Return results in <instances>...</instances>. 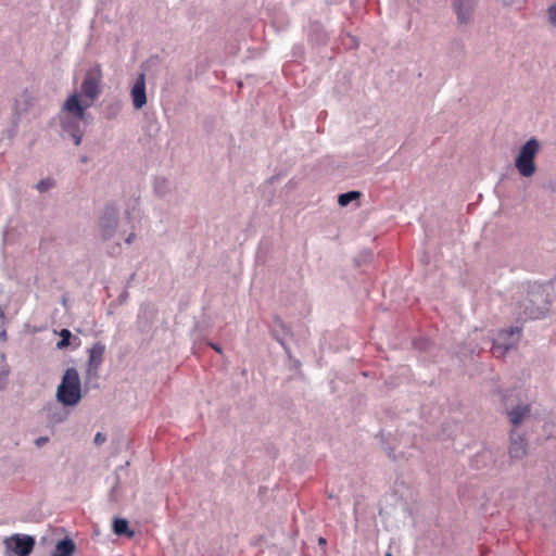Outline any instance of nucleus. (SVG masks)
<instances>
[{
	"mask_svg": "<svg viewBox=\"0 0 556 556\" xmlns=\"http://www.w3.org/2000/svg\"><path fill=\"white\" fill-rule=\"evenodd\" d=\"M89 103H81L78 93L71 94L63 105V112L67 115L61 124L64 131L71 135L75 146H79L83 139L81 123L86 121V110Z\"/></svg>",
	"mask_w": 556,
	"mask_h": 556,
	"instance_id": "f257e3e1",
	"label": "nucleus"
},
{
	"mask_svg": "<svg viewBox=\"0 0 556 556\" xmlns=\"http://www.w3.org/2000/svg\"><path fill=\"white\" fill-rule=\"evenodd\" d=\"M56 399L65 406H74L81 399L80 378L75 368H67L56 390Z\"/></svg>",
	"mask_w": 556,
	"mask_h": 556,
	"instance_id": "f03ea898",
	"label": "nucleus"
},
{
	"mask_svg": "<svg viewBox=\"0 0 556 556\" xmlns=\"http://www.w3.org/2000/svg\"><path fill=\"white\" fill-rule=\"evenodd\" d=\"M540 150V143L535 138L529 139L520 149L516 157L515 166L523 177H531L535 170V156Z\"/></svg>",
	"mask_w": 556,
	"mask_h": 556,
	"instance_id": "7ed1b4c3",
	"label": "nucleus"
},
{
	"mask_svg": "<svg viewBox=\"0 0 556 556\" xmlns=\"http://www.w3.org/2000/svg\"><path fill=\"white\" fill-rule=\"evenodd\" d=\"M521 329L519 327H510L502 330L492 346V354L496 357L503 356L519 340Z\"/></svg>",
	"mask_w": 556,
	"mask_h": 556,
	"instance_id": "20e7f679",
	"label": "nucleus"
},
{
	"mask_svg": "<svg viewBox=\"0 0 556 556\" xmlns=\"http://www.w3.org/2000/svg\"><path fill=\"white\" fill-rule=\"evenodd\" d=\"M102 77V72L100 66H94L91 68L81 84V92L83 96L88 100L89 106L93 102L96 98L100 94V81Z\"/></svg>",
	"mask_w": 556,
	"mask_h": 556,
	"instance_id": "39448f33",
	"label": "nucleus"
},
{
	"mask_svg": "<svg viewBox=\"0 0 556 556\" xmlns=\"http://www.w3.org/2000/svg\"><path fill=\"white\" fill-rule=\"evenodd\" d=\"M5 543L17 556H28L35 546V540L29 535L14 534Z\"/></svg>",
	"mask_w": 556,
	"mask_h": 556,
	"instance_id": "423d86ee",
	"label": "nucleus"
},
{
	"mask_svg": "<svg viewBox=\"0 0 556 556\" xmlns=\"http://www.w3.org/2000/svg\"><path fill=\"white\" fill-rule=\"evenodd\" d=\"M132 104L135 109L140 110L147 103V93H146V76L144 74H139L130 92Z\"/></svg>",
	"mask_w": 556,
	"mask_h": 556,
	"instance_id": "0eeeda50",
	"label": "nucleus"
},
{
	"mask_svg": "<svg viewBox=\"0 0 556 556\" xmlns=\"http://www.w3.org/2000/svg\"><path fill=\"white\" fill-rule=\"evenodd\" d=\"M117 225V210L114 207H108L100 218V228L104 239L110 238Z\"/></svg>",
	"mask_w": 556,
	"mask_h": 556,
	"instance_id": "6e6552de",
	"label": "nucleus"
},
{
	"mask_svg": "<svg viewBox=\"0 0 556 556\" xmlns=\"http://www.w3.org/2000/svg\"><path fill=\"white\" fill-rule=\"evenodd\" d=\"M105 352V346L101 342L94 343L89 350V361H88V372L93 371L94 374L99 369L102 364L103 356Z\"/></svg>",
	"mask_w": 556,
	"mask_h": 556,
	"instance_id": "1a4fd4ad",
	"label": "nucleus"
},
{
	"mask_svg": "<svg viewBox=\"0 0 556 556\" xmlns=\"http://www.w3.org/2000/svg\"><path fill=\"white\" fill-rule=\"evenodd\" d=\"M515 433H511V443L509 446V455L511 458L520 459L527 454V442L523 438L515 439Z\"/></svg>",
	"mask_w": 556,
	"mask_h": 556,
	"instance_id": "9d476101",
	"label": "nucleus"
},
{
	"mask_svg": "<svg viewBox=\"0 0 556 556\" xmlns=\"http://www.w3.org/2000/svg\"><path fill=\"white\" fill-rule=\"evenodd\" d=\"M530 406L529 405H517L514 409L508 413L509 420L514 426H519L522 420L529 416Z\"/></svg>",
	"mask_w": 556,
	"mask_h": 556,
	"instance_id": "9b49d317",
	"label": "nucleus"
},
{
	"mask_svg": "<svg viewBox=\"0 0 556 556\" xmlns=\"http://www.w3.org/2000/svg\"><path fill=\"white\" fill-rule=\"evenodd\" d=\"M454 5L458 20L465 22L473 8V0H456Z\"/></svg>",
	"mask_w": 556,
	"mask_h": 556,
	"instance_id": "f8f14e48",
	"label": "nucleus"
},
{
	"mask_svg": "<svg viewBox=\"0 0 556 556\" xmlns=\"http://www.w3.org/2000/svg\"><path fill=\"white\" fill-rule=\"evenodd\" d=\"M75 552V544L70 539L58 542L51 556H72Z\"/></svg>",
	"mask_w": 556,
	"mask_h": 556,
	"instance_id": "ddd939ff",
	"label": "nucleus"
},
{
	"mask_svg": "<svg viewBox=\"0 0 556 556\" xmlns=\"http://www.w3.org/2000/svg\"><path fill=\"white\" fill-rule=\"evenodd\" d=\"M113 531L117 535H127L128 538H132L135 535V532L128 527V521L122 518H116L114 520Z\"/></svg>",
	"mask_w": 556,
	"mask_h": 556,
	"instance_id": "4468645a",
	"label": "nucleus"
},
{
	"mask_svg": "<svg viewBox=\"0 0 556 556\" xmlns=\"http://www.w3.org/2000/svg\"><path fill=\"white\" fill-rule=\"evenodd\" d=\"M361 197V192L359 191H349L346 193H342L339 195L338 198V203L341 205V206H346L350 202H352L353 200H356Z\"/></svg>",
	"mask_w": 556,
	"mask_h": 556,
	"instance_id": "2eb2a0df",
	"label": "nucleus"
},
{
	"mask_svg": "<svg viewBox=\"0 0 556 556\" xmlns=\"http://www.w3.org/2000/svg\"><path fill=\"white\" fill-rule=\"evenodd\" d=\"M60 336H61V340L56 344L58 348L64 349V348L68 346L71 338H72L71 331L68 329H62L60 332Z\"/></svg>",
	"mask_w": 556,
	"mask_h": 556,
	"instance_id": "dca6fc26",
	"label": "nucleus"
},
{
	"mask_svg": "<svg viewBox=\"0 0 556 556\" xmlns=\"http://www.w3.org/2000/svg\"><path fill=\"white\" fill-rule=\"evenodd\" d=\"M52 186H53V181H52L51 179H45V180H40V181L37 184V189H38L40 192H43V191L49 190Z\"/></svg>",
	"mask_w": 556,
	"mask_h": 556,
	"instance_id": "f3484780",
	"label": "nucleus"
},
{
	"mask_svg": "<svg viewBox=\"0 0 556 556\" xmlns=\"http://www.w3.org/2000/svg\"><path fill=\"white\" fill-rule=\"evenodd\" d=\"M547 15H548V22L552 25L556 26V2L548 8Z\"/></svg>",
	"mask_w": 556,
	"mask_h": 556,
	"instance_id": "a211bd4d",
	"label": "nucleus"
},
{
	"mask_svg": "<svg viewBox=\"0 0 556 556\" xmlns=\"http://www.w3.org/2000/svg\"><path fill=\"white\" fill-rule=\"evenodd\" d=\"M105 440H106V437L103 433H101V432H98L96 434V437H94V443L97 445H100V444L104 443Z\"/></svg>",
	"mask_w": 556,
	"mask_h": 556,
	"instance_id": "6ab92c4d",
	"label": "nucleus"
},
{
	"mask_svg": "<svg viewBox=\"0 0 556 556\" xmlns=\"http://www.w3.org/2000/svg\"><path fill=\"white\" fill-rule=\"evenodd\" d=\"M49 441L48 437H40L36 440V445L38 447H41L43 444H46Z\"/></svg>",
	"mask_w": 556,
	"mask_h": 556,
	"instance_id": "aec40b11",
	"label": "nucleus"
},
{
	"mask_svg": "<svg viewBox=\"0 0 556 556\" xmlns=\"http://www.w3.org/2000/svg\"><path fill=\"white\" fill-rule=\"evenodd\" d=\"M318 544H319L320 546H325V545L327 544L326 539H325V538H323V536H320V538L318 539Z\"/></svg>",
	"mask_w": 556,
	"mask_h": 556,
	"instance_id": "412c9836",
	"label": "nucleus"
},
{
	"mask_svg": "<svg viewBox=\"0 0 556 556\" xmlns=\"http://www.w3.org/2000/svg\"><path fill=\"white\" fill-rule=\"evenodd\" d=\"M210 345H211V346H212V349H214L216 352H218V353H220V352H222V349H220L217 344H215V343H211Z\"/></svg>",
	"mask_w": 556,
	"mask_h": 556,
	"instance_id": "4be33fe9",
	"label": "nucleus"
},
{
	"mask_svg": "<svg viewBox=\"0 0 556 556\" xmlns=\"http://www.w3.org/2000/svg\"><path fill=\"white\" fill-rule=\"evenodd\" d=\"M135 238V233H130L128 238L126 239L127 243H131L132 239Z\"/></svg>",
	"mask_w": 556,
	"mask_h": 556,
	"instance_id": "5701e85b",
	"label": "nucleus"
},
{
	"mask_svg": "<svg viewBox=\"0 0 556 556\" xmlns=\"http://www.w3.org/2000/svg\"><path fill=\"white\" fill-rule=\"evenodd\" d=\"M23 98H25V106L29 104V99L27 97V94H23Z\"/></svg>",
	"mask_w": 556,
	"mask_h": 556,
	"instance_id": "b1692460",
	"label": "nucleus"
},
{
	"mask_svg": "<svg viewBox=\"0 0 556 556\" xmlns=\"http://www.w3.org/2000/svg\"><path fill=\"white\" fill-rule=\"evenodd\" d=\"M3 316H4L3 309L0 307V317H3Z\"/></svg>",
	"mask_w": 556,
	"mask_h": 556,
	"instance_id": "393cba45",
	"label": "nucleus"
},
{
	"mask_svg": "<svg viewBox=\"0 0 556 556\" xmlns=\"http://www.w3.org/2000/svg\"><path fill=\"white\" fill-rule=\"evenodd\" d=\"M386 556H392L390 553L386 554Z\"/></svg>",
	"mask_w": 556,
	"mask_h": 556,
	"instance_id": "a878e982",
	"label": "nucleus"
}]
</instances>
